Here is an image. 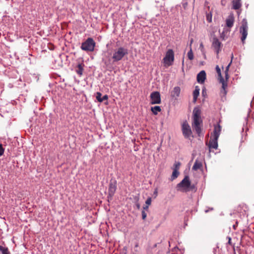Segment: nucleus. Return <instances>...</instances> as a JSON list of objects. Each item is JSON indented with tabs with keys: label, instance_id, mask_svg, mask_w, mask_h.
<instances>
[{
	"label": "nucleus",
	"instance_id": "f257e3e1",
	"mask_svg": "<svg viewBox=\"0 0 254 254\" xmlns=\"http://www.w3.org/2000/svg\"><path fill=\"white\" fill-rule=\"evenodd\" d=\"M201 110L198 107H195L193 110V122L192 127L198 135L201 131L200 124L202 121L200 118Z\"/></svg>",
	"mask_w": 254,
	"mask_h": 254
},
{
	"label": "nucleus",
	"instance_id": "f03ea898",
	"mask_svg": "<svg viewBox=\"0 0 254 254\" xmlns=\"http://www.w3.org/2000/svg\"><path fill=\"white\" fill-rule=\"evenodd\" d=\"M127 54L128 50L126 48L120 47L114 50L112 58L114 62H117L122 60Z\"/></svg>",
	"mask_w": 254,
	"mask_h": 254
},
{
	"label": "nucleus",
	"instance_id": "7ed1b4c3",
	"mask_svg": "<svg viewBox=\"0 0 254 254\" xmlns=\"http://www.w3.org/2000/svg\"><path fill=\"white\" fill-rule=\"evenodd\" d=\"M175 60L174 52L172 49H169L167 51L165 57L163 59L164 65L167 67L173 64Z\"/></svg>",
	"mask_w": 254,
	"mask_h": 254
},
{
	"label": "nucleus",
	"instance_id": "20e7f679",
	"mask_svg": "<svg viewBox=\"0 0 254 254\" xmlns=\"http://www.w3.org/2000/svg\"><path fill=\"white\" fill-rule=\"evenodd\" d=\"M95 43L94 40L88 38L84 42H83L81 46L82 50L85 51H93L94 49Z\"/></svg>",
	"mask_w": 254,
	"mask_h": 254
},
{
	"label": "nucleus",
	"instance_id": "39448f33",
	"mask_svg": "<svg viewBox=\"0 0 254 254\" xmlns=\"http://www.w3.org/2000/svg\"><path fill=\"white\" fill-rule=\"evenodd\" d=\"M216 70L219 77L218 79L220 82L222 84V90L221 91V92L223 95H225L226 94V88L227 86V82L222 77L221 73V69L218 65H217L216 66Z\"/></svg>",
	"mask_w": 254,
	"mask_h": 254
},
{
	"label": "nucleus",
	"instance_id": "423d86ee",
	"mask_svg": "<svg viewBox=\"0 0 254 254\" xmlns=\"http://www.w3.org/2000/svg\"><path fill=\"white\" fill-rule=\"evenodd\" d=\"M190 182L189 178L186 176L184 179L177 185V188H180L179 190L183 191H186L190 187Z\"/></svg>",
	"mask_w": 254,
	"mask_h": 254
},
{
	"label": "nucleus",
	"instance_id": "0eeeda50",
	"mask_svg": "<svg viewBox=\"0 0 254 254\" xmlns=\"http://www.w3.org/2000/svg\"><path fill=\"white\" fill-rule=\"evenodd\" d=\"M248 24L246 20L243 19L242 21V26L240 29V33L242 34L241 40L243 43H244L245 40H246L248 35Z\"/></svg>",
	"mask_w": 254,
	"mask_h": 254
},
{
	"label": "nucleus",
	"instance_id": "6e6552de",
	"mask_svg": "<svg viewBox=\"0 0 254 254\" xmlns=\"http://www.w3.org/2000/svg\"><path fill=\"white\" fill-rule=\"evenodd\" d=\"M161 96L160 93L154 91L150 94V103L151 104H158L161 103Z\"/></svg>",
	"mask_w": 254,
	"mask_h": 254
},
{
	"label": "nucleus",
	"instance_id": "1a4fd4ad",
	"mask_svg": "<svg viewBox=\"0 0 254 254\" xmlns=\"http://www.w3.org/2000/svg\"><path fill=\"white\" fill-rule=\"evenodd\" d=\"M182 131L186 138H189L192 134L190 127L187 122H184L182 125Z\"/></svg>",
	"mask_w": 254,
	"mask_h": 254
},
{
	"label": "nucleus",
	"instance_id": "9d476101",
	"mask_svg": "<svg viewBox=\"0 0 254 254\" xmlns=\"http://www.w3.org/2000/svg\"><path fill=\"white\" fill-rule=\"evenodd\" d=\"M117 189V182L116 181H111L110 183L109 188V195L112 197Z\"/></svg>",
	"mask_w": 254,
	"mask_h": 254
},
{
	"label": "nucleus",
	"instance_id": "9b49d317",
	"mask_svg": "<svg viewBox=\"0 0 254 254\" xmlns=\"http://www.w3.org/2000/svg\"><path fill=\"white\" fill-rule=\"evenodd\" d=\"M212 47L215 49L217 55H218V53L221 51V43L219 41L218 38L214 37L213 39V42H212Z\"/></svg>",
	"mask_w": 254,
	"mask_h": 254
},
{
	"label": "nucleus",
	"instance_id": "f8f14e48",
	"mask_svg": "<svg viewBox=\"0 0 254 254\" xmlns=\"http://www.w3.org/2000/svg\"><path fill=\"white\" fill-rule=\"evenodd\" d=\"M218 138L211 137L209 143L208 147L210 151L212 148L216 149L218 147Z\"/></svg>",
	"mask_w": 254,
	"mask_h": 254
},
{
	"label": "nucleus",
	"instance_id": "ddd939ff",
	"mask_svg": "<svg viewBox=\"0 0 254 254\" xmlns=\"http://www.w3.org/2000/svg\"><path fill=\"white\" fill-rule=\"evenodd\" d=\"M206 79V73L205 71L201 70L197 75V81L199 83H203Z\"/></svg>",
	"mask_w": 254,
	"mask_h": 254
},
{
	"label": "nucleus",
	"instance_id": "4468645a",
	"mask_svg": "<svg viewBox=\"0 0 254 254\" xmlns=\"http://www.w3.org/2000/svg\"><path fill=\"white\" fill-rule=\"evenodd\" d=\"M221 130V127L219 125H217L214 126L213 130V137L215 138H219Z\"/></svg>",
	"mask_w": 254,
	"mask_h": 254
},
{
	"label": "nucleus",
	"instance_id": "2eb2a0df",
	"mask_svg": "<svg viewBox=\"0 0 254 254\" xmlns=\"http://www.w3.org/2000/svg\"><path fill=\"white\" fill-rule=\"evenodd\" d=\"M181 92V89L179 87L176 86L173 88V90L171 92V96L173 97L177 98L179 96Z\"/></svg>",
	"mask_w": 254,
	"mask_h": 254
},
{
	"label": "nucleus",
	"instance_id": "dca6fc26",
	"mask_svg": "<svg viewBox=\"0 0 254 254\" xmlns=\"http://www.w3.org/2000/svg\"><path fill=\"white\" fill-rule=\"evenodd\" d=\"M199 88L198 86H196L193 92V102L194 103H195L197 100V98L199 94Z\"/></svg>",
	"mask_w": 254,
	"mask_h": 254
},
{
	"label": "nucleus",
	"instance_id": "f3484780",
	"mask_svg": "<svg viewBox=\"0 0 254 254\" xmlns=\"http://www.w3.org/2000/svg\"><path fill=\"white\" fill-rule=\"evenodd\" d=\"M241 0H233L232 1L233 8L238 9L241 6Z\"/></svg>",
	"mask_w": 254,
	"mask_h": 254
},
{
	"label": "nucleus",
	"instance_id": "a211bd4d",
	"mask_svg": "<svg viewBox=\"0 0 254 254\" xmlns=\"http://www.w3.org/2000/svg\"><path fill=\"white\" fill-rule=\"evenodd\" d=\"M234 21V17L233 16H229L226 20L227 26L229 28L232 27L233 25Z\"/></svg>",
	"mask_w": 254,
	"mask_h": 254
},
{
	"label": "nucleus",
	"instance_id": "6ab92c4d",
	"mask_svg": "<svg viewBox=\"0 0 254 254\" xmlns=\"http://www.w3.org/2000/svg\"><path fill=\"white\" fill-rule=\"evenodd\" d=\"M233 59V54H232L231 55V62L229 63V64L226 66L225 70V78L226 80L227 81V79H228L229 76H228V71L229 69L230 66L232 62V60Z\"/></svg>",
	"mask_w": 254,
	"mask_h": 254
},
{
	"label": "nucleus",
	"instance_id": "aec40b11",
	"mask_svg": "<svg viewBox=\"0 0 254 254\" xmlns=\"http://www.w3.org/2000/svg\"><path fill=\"white\" fill-rule=\"evenodd\" d=\"M151 110L154 115H157L159 112H161V109L160 106H156L151 107Z\"/></svg>",
	"mask_w": 254,
	"mask_h": 254
},
{
	"label": "nucleus",
	"instance_id": "412c9836",
	"mask_svg": "<svg viewBox=\"0 0 254 254\" xmlns=\"http://www.w3.org/2000/svg\"><path fill=\"white\" fill-rule=\"evenodd\" d=\"M202 166V164L201 162H198L197 160H196L194 162V164L192 167V169L193 170H197L198 169L200 168Z\"/></svg>",
	"mask_w": 254,
	"mask_h": 254
},
{
	"label": "nucleus",
	"instance_id": "4be33fe9",
	"mask_svg": "<svg viewBox=\"0 0 254 254\" xmlns=\"http://www.w3.org/2000/svg\"><path fill=\"white\" fill-rule=\"evenodd\" d=\"M0 251H1L2 254H10L8 248L6 247L0 246Z\"/></svg>",
	"mask_w": 254,
	"mask_h": 254
},
{
	"label": "nucleus",
	"instance_id": "5701e85b",
	"mask_svg": "<svg viewBox=\"0 0 254 254\" xmlns=\"http://www.w3.org/2000/svg\"><path fill=\"white\" fill-rule=\"evenodd\" d=\"M83 66L82 64H78L77 65V69L76 70V72L80 75L82 74L83 72Z\"/></svg>",
	"mask_w": 254,
	"mask_h": 254
},
{
	"label": "nucleus",
	"instance_id": "b1692460",
	"mask_svg": "<svg viewBox=\"0 0 254 254\" xmlns=\"http://www.w3.org/2000/svg\"><path fill=\"white\" fill-rule=\"evenodd\" d=\"M179 174V171L178 170H177V169H174L172 176H171L172 179L174 180V179L177 178L178 177Z\"/></svg>",
	"mask_w": 254,
	"mask_h": 254
},
{
	"label": "nucleus",
	"instance_id": "393cba45",
	"mask_svg": "<svg viewBox=\"0 0 254 254\" xmlns=\"http://www.w3.org/2000/svg\"><path fill=\"white\" fill-rule=\"evenodd\" d=\"M187 56L189 60H192L193 59L194 57L191 47L190 48V51L188 52Z\"/></svg>",
	"mask_w": 254,
	"mask_h": 254
},
{
	"label": "nucleus",
	"instance_id": "a878e982",
	"mask_svg": "<svg viewBox=\"0 0 254 254\" xmlns=\"http://www.w3.org/2000/svg\"><path fill=\"white\" fill-rule=\"evenodd\" d=\"M96 99L98 100L99 102H102L101 98L102 97V94L100 92H97L96 93Z\"/></svg>",
	"mask_w": 254,
	"mask_h": 254
},
{
	"label": "nucleus",
	"instance_id": "bb28decb",
	"mask_svg": "<svg viewBox=\"0 0 254 254\" xmlns=\"http://www.w3.org/2000/svg\"><path fill=\"white\" fill-rule=\"evenodd\" d=\"M180 166H181V163L180 162H176L174 164V166H175L174 169H177V170L178 171Z\"/></svg>",
	"mask_w": 254,
	"mask_h": 254
},
{
	"label": "nucleus",
	"instance_id": "cd10ccee",
	"mask_svg": "<svg viewBox=\"0 0 254 254\" xmlns=\"http://www.w3.org/2000/svg\"><path fill=\"white\" fill-rule=\"evenodd\" d=\"M142 218L143 220H145L146 218L147 214L144 210H142L141 212Z\"/></svg>",
	"mask_w": 254,
	"mask_h": 254
},
{
	"label": "nucleus",
	"instance_id": "c85d7f7f",
	"mask_svg": "<svg viewBox=\"0 0 254 254\" xmlns=\"http://www.w3.org/2000/svg\"><path fill=\"white\" fill-rule=\"evenodd\" d=\"M151 197H148L146 201H145V203L147 205L149 206V205L151 204Z\"/></svg>",
	"mask_w": 254,
	"mask_h": 254
},
{
	"label": "nucleus",
	"instance_id": "c756f323",
	"mask_svg": "<svg viewBox=\"0 0 254 254\" xmlns=\"http://www.w3.org/2000/svg\"><path fill=\"white\" fill-rule=\"evenodd\" d=\"M4 152V149L3 148L2 145L0 144V156H1Z\"/></svg>",
	"mask_w": 254,
	"mask_h": 254
},
{
	"label": "nucleus",
	"instance_id": "7c9ffc66",
	"mask_svg": "<svg viewBox=\"0 0 254 254\" xmlns=\"http://www.w3.org/2000/svg\"><path fill=\"white\" fill-rule=\"evenodd\" d=\"M108 98V96L107 95H104V96L102 97V98H101V100H102V102L105 100H107Z\"/></svg>",
	"mask_w": 254,
	"mask_h": 254
},
{
	"label": "nucleus",
	"instance_id": "2f4dec72",
	"mask_svg": "<svg viewBox=\"0 0 254 254\" xmlns=\"http://www.w3.org/2000/svg\"><path fill=\"white\" fill-rule=\"evenodd\" d=\"M148 206H148L147 205L146 206H143V210H144L145 211H147L148 209Z\"/></svg>",
	"mask_w": 254,
	"mask_h": 254
},
{
	"label": "nucleus",
	"instance_id": "473e14b6",
	"mask_svg": "<svg viewBox=\"0 0 254 254\" xmlns=\"http://www.w3.org/2000/svg\"><path fill=\"white\" fill-rule=\"evenodd\" d=\"M207 19L208 22L211 21V16L210 17L208 14L207 15Z\"/></svg>",
	"mask_w": 254,
	"mask_h": 254
},
{
	"label": "nucleus",
	"instance_id": "72a5a7b5",
	"mask_svg": "<svg viewBox=\"0 0 254 254\" xmlns=\"http://www.w3.org/2000/svg\"><path fill=\"white\" fill-rule=\"evenodd\" d=\"M157 194H158V191H157V189H156L155 190H154V194L155 195V197H156V196L157 195Z\"/></svg>",
	"mask_w": 254,
	"mask_h": 254
},
{
	"label": "nucleus",
	"instance_id": "f704fd0d",
	"mask_svg": "<svg viewBox=\"0 0 254 254\" xmlns=\"http://www.w3.org/2000/svg\"><path fill=\"white\" fill-rule=\"evenodd\" d=\"M200 48H201L202 49H203V45L202 43L200 44Z\"/></svg>",
	"mask_w": 254,
	"mask_h": 254
},
{
	"label": "nucleus",
	"instance_id": "c9c22d12",
	"mask_svg": "<svg viewBox=\"0 0 254 254\" xmlns=\"http://www.w3.org/2000/svg\"><path fill=\"white\" fill-rule=\"evenodd\" d=\"M136 205L137 208L138 209H139V208H140V205H139V203H137V204H136Z\"/></svg>",
	"mask_w": 254,
	"mask_h": 254
},
{
	"label": "nucleus",
	"instance_id": "e433bc0d",
	"mask_svg": "<svg viewBox=\"0 0 254 254\" xmlns=\"http://www.w3.org/2000/svg\"><path fill=\"white\" fill-rule=\"evenodd\" d=\"M192 42H193V39H191L190 40V48L191 47V45L192 44Z\"/></svg>",
	"mask_w": 254,
	"mask_h": 254
},
{
	"label": "nucleus",
	"instance_id": "4c0bfd02",
	"mask_svg": "<svg viewBox=\"0 0 254 254\" xmlns=\"http://www.w3.org/2000/svg\"><path fill=\"white\" fill-rule=\"evenodd\" d=\"M231 238H229V243H230V241H231Z\"/></svg>",
	"mask_w": 254,
	"mask_h": 254
},
{
	"label": "nucleus",
	"instance_id": "58836bf2",
	"mask_svg": "<svg viewBox=\"0 0 254 254\" xmlns=\"http://www.w3.org/2000/svg\"><path fill=\"white\" fill-rule=\"evenodd\" d=\"M202 94L205 95V93H204V91H202Z\"/></svg>",
	"mask_w": 254,
	"mask_h": 254
},
{
	"label": "nucleus",
	"instance_id": "ea45409f",
	"mask_svg": "<svg viewBox=\"0 0 254 254\" xmlns=\"http://www.w3.org/2000/svg\"><path fill=\"white\" fill-rule=\"evenodd\" d=\"M202 94L205 95V93H204V91H202Z\"/></svg>",
	"mask_w": 254,
	"mask_h": 254
},
{
	"label": "nucleus",
	"instance_id": "a19ab883",
	"mask_svg": "<svg viewBox=\"0 0 254 254\" xmlns=\"http://www.w3.org/2000/svg\"><path fill=\"white\" fill-rule=\"evenodd\" d=\"M135 247H136V248L138 247L137 244H136V245H135Z\"/></svg>",
	"mask_w": 254,
	"mask_h": 254
}]
</instances>
